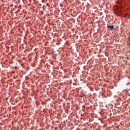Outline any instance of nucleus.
Segmentation results:
<instances>
[{"label": "nucleus", "instance_id": "f257e3e1", "mask_svg": "<svg viewBox=\"0 0 130 130\" xmlns=\"http://www.w3.org/2000/svg\"><path fill=\"white\" fill-rule=\"evenodd\" d=\"M107 28H109L110 29V30H113V28H114V25H107Z\"/></svg>", "mask_w": 130, "mask_h": 130}]
</instances>
